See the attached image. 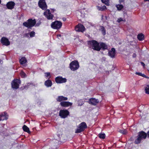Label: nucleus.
Returning a JSON list of instances; mask_svg holds the SVG:
<instances>
[{"mask_svg":"<svg viewBox=\"0 0 149 149\" xmlns=\"http://www.w3.org/2000/svg\"><path fill=\"white\" fill-rule=\"evenodd\" d=\"M88 43L91 45L92 49L94 50L100 51L102 48L103 50L107 49V45L105 43L102 42L99 45V43L95 40L90 41Z\"/></svg>","mask_w":149,"mask_h":149,"instance_id":"obj_1","label":"nucleus"},{"mask_svg":"<svg viewBox=\"0 0 149 149\" xmlns=\"http://www.w3.org/2000/svg\"><path fill=\"white\" fill-rule=\"evenodd\" d=\"M147 134L143 131H141L138 133L137 139L135 140L134 143L136 144L140 143L142 139H145L146 137Z\"/></svg>","mask_w":149,"mask_h":149,"instance_id":"obj_2","label":"nucleus"},{"mask_svg":"<svg viewBox=\"0 0 149 149\" xmlns=\"http://www.w3.org/2000/svg\"><path fill=\"white\" fill-rule=\"evenodd\" d=\"M36 21L35 19H29L26 22H24L23 25L27 28H31L35 25L36 24Z\"/></svg>","mask_w":149,"mask_h":149,"instance_id":"obj_3","label":"nucleus"},{"mask_svg":"<svg viewBox=\"0 0 149 149\" xmlns=\"http://www.w3.org/2000/svg\"><path fill=\"white\" fill-rule=\"evenodd\" d=\"M87 125L86 123L83 122L80 124L78 127L77 128L76 130L75 133H79L84 131L87 128Z\"/></svg>","mask_w":149,"mask_h":149,"instance_id":"obj_4","label":"nucleus"},{"mask_svg":"<svg viewBox=\"0 0 149 149\" xmlns=\"http://www.w3.org/2000/svg\"><path fill=\"white\" fill-rule=\"evenodd\" d=\"M62 24V23L61 22L56 20L52 22L51 26L52 28L58 30L61 28Z\"/></svg>","mask_w":149,"mask_h":149,"instance_id":"obj_5","label":"nucleus"},{"mask_svg":"<svg viewBox=\"0 0 149 149\" xmlns=\"http://www.w3.org/2000/svg\"><path fill=\"white\" fill-rule=\"evenodd\" d=\"M70 68L72 70L75 71L79 67V65L77 61H74L71 62L70 64Z\"/></svg>","mask_w":149,"mask_h":149,"instance_id":"obj_6","label":"nucleus"},{"mask_svg":"<svg viewBox=\"0 0 149 149\" xmlns=\"http://www.w3.org/2000/svg\"><path fill=\"white\" fill-rule=\"evenodd\" d=\"M20 81L18 79L14 80L11 83L12 87L15 89H17L19 88V84H20Z\"/></svg>","mask_w":149,"mask_h":149,"instance_id":"obj_7","label":"nucleus"},{"mask_svg":"<svg viewBox=\"0 0 149 149\" xmlns=\"http://www.w3.org/2000/svg\"><path fill=\"white\" fill-rule=\"evenodd\" d=\"M39 6L43 10H46L47 6L45 0H39L38 2Z\"/></svg>","mask_w":149,"mask_h":149,"instance_id":"obj_8","label":"nucleus"},{"mask_svg":"<svg viewBox=\"0 0 149 149\" xmlns=\"http://www.w3.org/2000/svg\"><path fill=\"white\" fill-rule=\"evenodd\" d=\"M59 141L56 139H53L50 143V148L49 149H57Z\"/></svg>","mask_w":149,"mask_h":149,"instance_id":"obj_9","label":"nucleus"},{"mask_svg":"<svg viewBox=\"0 0 149 149\" xmlns=\"http://www.w3.org/2000/svg\"><path fill=\"white\" fill-rule=\"evenodd\" d=\"M69 112L67 110H61L59 113V116L62 118H65L69 115Z\"/></svg>","mask_w":149,"mask_h":149,"instance_id":"obj_10","label":"nucleus"},{"mask_svg":"<svg viewBox=\"0 0 149 149\" xmlns=\"http://www.w3.org/2000/svg\"><path fill=\"white\" fill-rule=\"evenodd\" d=\"M44 15L48 19H52L54 16L51 14L50 12V10L49 9L47 10L44 13Z\"/></svg>","mask_w":149,"mask_h":149,"instance_id":"obj_11","label":"nucleus"},{"mask_svg":"<svg viewBox=\"0 0 149 149\" xmlns=\"http://www.w3.org/2000/svg\"><path fill=\"white\" fill-rule=\"evenodd\" d=\"M85 27L82 24H78L75 27V30L76 31L83 32L85 31Z\"/></svg>","mask_w":149,"mask_h":149,"instance_id":"obj_12","label":"nucleus"},{"mask_svg":"<svg viewBox=\"0 0 149 149\" xmlns=\"http://www.w3.org/2000/svg\"><path fill=\"white\" fill-rule=\"evenodd\" d=\"M67 79L65 78H63L62 77H58L55 78V81L57 83H62L66 82Z\"/></svg>","mask_w":149,"mask_h":149,"instance_id":"obj_13","label":"nucleus"},{"mask_svg":"<svg viewBox=\"0 0 149 149\" xmlns=\"http://www.w3.org/2000/svg\"><path fill=\"white\" fill-rule=\"evenodd\" d=\"M8 115L5 112L1 113L0 114V120H7L8 118Z\"/></svg>","mask_w":149,"mask_h":149,"instance_id":"obj_14","label":"nucleus"},{"mask_svg":"<svg viewBox=\"0 0 149 149\" xmlns=\"http://www.w3.org/2000/svg\"><path fill=\"white\" fill-rule=\"evenodd\" d=\"M1 42L3 45L6 46H8L10 45V42L8 39L5 37H3L1 40Z\"/></svg>","mask_w":149,"mask_h":149,"instance_id":"obj_15","label":"nucleus"},{"mask_svg":"<svg viewBox=\"0 0 149 149\" xmlns=\"http://www.w3.org/2000/svg\"><path fill=\"white\" fill-rule=\"evenodd\" d=\"M60 104L62 107H67L72 106V103L69 102L63 101L60 102Z\"/></svg>","mask_w":149,"mask_h":149,"instance_id":"obj_16","label":"nucleus"},{"mask_svg":"<svg viewBox=\"0 0 149 149\" xmlns=\"http://www.w3.org/2000/svg\"><path fill=\"white\" fill-rule=\"evenodd\" d=\"M15 3L13 1H10L8 2L6 4V7L7 8L9 9H12L14 8Z\"/></svg>","mask_w":149,"mask_h":149,"instance_id":"obj_17","label":"nucleus"},{"mask_svg":"<svg viewBox=\"0 0 149 149\" xmlns=\"http://www.w3.org/2000/svg\"><path fill=\"white\" fill-rule=\"evenodd\" d=\"M89 103L95 105L99 103V101L97 99H96L94 98H91L89 99Z\"/></svg>","mask_w":149,"mask_h":149,"instance_id":"obj_18","label":"nucleus"},{"mask_svg":"<svg viewBox=\"0 0 149 149\" xmlns=\"http://www.w3.org/2000/svg\"><path fill=\"white\" fill-rule=\"evenodd\" d=\"M115 54V49L114 48H112L111 49V50L109 52V55L111 58H113L114 57Z\"/></svg>","mask_w":149,"mask_h":149,"instance_id":"obj_19","label":"nucleus"},{"mask_svg":"<svg viewBox=\"0 0 149 149\" xmlns=\"http://www.w3.org/2000/svg\"><path fill=\"white\" fill-rule=\"evenodd\" d=\"M56 101L58 102H61L62 101H65L68 100V98L64 97L63 96H60L58 97L56 99Z\"/></svg>","mask_w":149,"mask_h":149,"instance_id":"obj_20","label":"nucleus"},{"mask_svg":"<svg viewBox=\"0 0 149 149\" xmlns=\"http://www.w3.org/2000/svg\"><path fill=\"white\" fill-rule=\"evenodd\" d=\"M45 84L47 87H51L52 84V82L50 80H47L45 81Z\"/></svg>","mask_w":149,"mask_h":149,"instance_id":"obj_21","label":"nucleus"},{"mask_svg":"<svg viewBox=\"0 0 149 149\" xmlns=\"http://www.w3.org/2000/svg\"><path fill=\"white\" fill-rule=\"evenodd\" d=\"M26 62V59L24 57H22L19 60L20 63L22 65H23V64H25V63Z\"/></svg>","mask_w":149,"mask_h":149,"instance_id":"obj_22","label":"nucleus"},{"mask_svg":"<svg viewBox=\"0 0 149 149\" xmlns=\"http://www.w3.org/2000/svg\"><path fill=\"white\" fill-rule=\"evenodd\" d=\"M97 7L99 10L103 11L107 9L106 7L104 5L102 6H97Z\"/></svg>","mask_w":149,"mask_h":149,"instance_id":"obj_23","label":"nucleus"},{"mask_svg":"<svg viewBox=\"0 0 149 149\" xmlns=\"http://www.w3.org/2000/svg\"><path fill=\"white\" fill-rule=\"evenodd\" d=\"M23 129L24 131L29 133H30L29 128L26 125H24L23 127Z\"/></svg>","mask_w":149,"mask_h":149,"instance_id":"obj_24","label":"nucleus"},{"mask_svg":"<svg viewBox=\"0 0 149 149\" xmlns=\"http://www.w3.org/2000/svg\"><path fill=\"white\" fill-rule=\"evenodd\" d=\"M137 38L140 41L143 40L144 38V36L143 34L142 33L139 34L137 36Z\"/></svg>","mask_w":149,"mask_h":149,"instance_id":"obj_25","label":"nucleus"},{"mask_svg":"<svg viewBox=\"0 0 149 149\" xmlns=\"http://www.w3.org/2000/svg\"><path fill=\"white\" fill-rule=\"evenodd\" d=\"M100 30L101 31L102 34L104 35L106 34V31L104 28L102 26H100Z\"/></svg>","mask_w":149,"mask_h":149,"instance_id":"obj_26","label":"nucleus"},{"mask_svg":"<svg viewBox=\"0 0 149 149\" xmlns=\"http://www.w3.org/2000/svg\"><path fill=\"white\" fill-rule=\"evenodd\" d=\"M116 7L117 8L118 10H121L123 8V5L121 4H118L116 5Z\"/></svg>","mask_w":149,"mask_h":149,"instance_id":"obj_27","label":"nucleus"},{"mask_svg":"<svg viewBox=\"0 0 149 149\" xmlns=\"http://www.w3.org/2000/svg\"><path fill=\"white\" fill-rule=\"evenodd\" d=\"M102 2L107 6L109 5V0H101Z\"/></svg>","mask_w":149,"mask_h":149,"instance_id":"obj_28","label":"nucleus"},{"mask_svg":"<svg viewBox=\"0 0 149 149\" xmlns=\"http://www.w3.org/2000/svg\"><path fill=\"white\" fill-rule=\"evenodd\" d=\"M145 91L146 94H149V85H147L145 87Z\"/></svg>","mask_w":149,"mask_h":149,"instance_id":"obj_29","label":"nucleus"},{"mask_svg":"<svg viewBox=\"0 0 149 149\" xmlns=\"http://www.w3.org/2000/svg\"><path fill=\"white\" fill-rule=\"evenodd\" d=\"M35 86V85L33 83H29L27 84V85L25 86L24 87L25 88H27L30 86Z\"/></svg>","mask_w":149,"mask_h":149,"instance_id":"obj_30","label":"nucleus"},{"mask_svg":"<svg viewBox=\"0 0 149 149\" xmlns=\"http://www.w3.org/2000/svg\"><path fill=\"white\" fill-rule=\"evenodd\" d=\"M99 137L102 139H104L105 138V134H100L99 135Z\"/></svg>","mask_w":149,"mask_h":149,"instance_id":"obj_31","label":"nucleus"},{"mask_svg":"<svg viewBox=\"0 0 149 149\" xmlns=\"http://www.w3.org/2000/svg\"><path fill=\"white\" fill-rule=\"evenodd\" d=\"M120 132L121 133H122L124 134H126L127 132V130L125 129H124L123 130H120Z\"/></svg>","mask_w":149,"mask_h":149,"instance_id":"obj_32","label":"nucleus"},{"mask_svg":"<svg viewBox=\"0 0 149 149\" xmlns=\"http://www.w3.org/2000/svg\"><path fill=\"white\" fill-rule=\"evenodd\" d=\"M20 75L23 78L26 77V74L23 71H21L20 73Z\"/></svg>","mask_w":149,"mask_h":149,"instance_id":"obj_33","label":"nucleus"},{"mask_svg":"<svg viewBox=\"0 0 149 149\" xmlns=\"http://www.w3.org/2000/svg\"><path fill=\"white\" fill-rule=\"evenodd\" d=\"M35 35V33L34 31H33L30 33V35L31 37H34Z\"/></svg>","mask_w":149,"mask_h":149,"instance_id":"obj_34","label":"nucleus"},{"mask_svg":"<svg viewBox=\"0 0 149 149\" xmlns=\"http://www.w3.org/2000/svg\"><path fill=\"white\" fill-rule=\"evenodd\" d=\"M123 19L122 18H120L118 19L117 20V22L119 23L120 22L122 21H123Z\"/></svg>","mask_w":149,"mask_h":149,"instance_id":"obj_35","label":"nucleus"},{"mask_svg":"<svg viewBox=\"0 0 149 149\" xmlns=\"http://www.w3.org/2000/svg\"><path fill=\"white\" fill-rule=\"evenodd\" d=\"M45 74H46L45 76L47 77L50 76V73L49 72H46L45 73Z\"/></svg>","mask_w":149,"mask_h":149,"instance_id":"obj_36","label":"nucleus"},{"mask_svg":"<svg viewBox=\"0 0 149 149\" xmlns=\"http://www.w3.org/2000/svg\"><path fill=\"white\" fill-rule=\"evenodd\" d=\"M136 74L140 76H141V75H142V74L140 72H136Z\"/></svg>","mask_w":149,"mask_h":149,"instance_id":"obj_37","label":"nucleus"},{"mask_svg":"<svg viewBox=\"0 0 149 149\" xmlns=\"http://www.w3.org/2000/svg\"><path fill=\"white\" fill-rule=\"evenodd\" d=\"M136 55L135 53H134L132 55V57L133 58H135L136 57Z\"/></svg>","mask_w":149,"mask_h":149,"instance_id":"obj_38","label":"nucleus"},{"mask_svg":"<svg viewBox=\"0 0 149 149\" xmlns=\"http://www.w3.org/2000/svg\"><path fill=\"white\" fill-rule=\"evenodd\" d=\"M141 65L143 66L144 67L145 66V64L143 62H141Z\"/></svg>","mask_w":149,"mask_h":149,"instance_id":"obj_39","label":"nucleus"},{"mask_svg":"<svg viewBox=\"0 0 149 149\" xmlns=\"http://www.w3.org/2000/svg\"><path fill=\"white\" fill-rule=\"evenodd\" d=\"M141 76L145 78H147V77L144 74H142V75H141Z\"/></svg>","mask_w":149,"mask_h":149,"instance_id":"obj_40","label":"nucleus"},{"mask_svg":"<svg viewBox=\"0 0 149 149\" xmlns=\"http://www.w3.org/2000/svg\"><path fill=\"white\" fill-rule=\"evenodd\" d=\"M125 0H119V2L120 3H121L122 2H123Z\"/></svg>","mask_w":149,"mask_h":149,"instance_id":"obj_41","label":"nucleus"},{"mask_svg":"<svg viewBox=\"0 0 149 149\" xmlns=\"http://www.w3.org/2000/svg\"><path fill=\"white\" fill-rule=\"evenodd\" d=\"M147 136H148V137H149V130L147 132Z\"/></svg>","mask_w":149,"mask_h":149,"instance_id":"obj_42","label":"nucleus"},{"mask_svg":"<svg viewBox=\"0 0 149 149\" xmlns=\"http://www.w3.org/2000/svg\"><path fill=\"white\" fill-rule=\"evenodd\" d=\"M61 35L60 34H58L57 35V37H61Z\"/></svg>","mask_w":149,"mask_h":149,"instance_id":"obj_43","label":"nucleus"},{"mask_svg":"<svg viewBox=\"0 0 149 149\" xmlns=\"http://www.w3.org/2000/svg\"><path fill=\"white\" fill-rule=\"evenodd\" d=\"M3 63V61H2V60H1V59H0V63Z\"/></svg>","mask_w":149,"mask_h":149,"instance_id":"obj_44","label":"nucleus"},{"mask_svg":"<svg viewBox=\"0 0 149 149\" xmlns=\"http://www.w3.org/2000/svg\"><path fill=\"white\" fill-rule=\"evenodd\" d=\"M144 1L145 2L146 1H149V0H144Z\"/></svg>","mask_w":149,"mask_h":149,"instance_id":"obj_45","label":"nucleus"},{"mask_svg":"<svg viewBox=\"0 0 149 149\" xmlns=\"http://www.w3.org/2000/svg\"><path fill=\"white\" fill-rule=\"evenodd\" d=\"M66 19H65V18H63V20L64 21H65Z\"/></svg>","mask_w":149,"mask_h":149,"instance_id":"obj_46","label":"nucleus"},{"mask_svg":"<svg viewBox=\"0 0 149 149\" xmlns=\"http://www.w3.org/2000/svg\"><path fill=\"white\" fill-rule=\"evenodd\" d=\"M105 18H106V19H107V16H105Z\"/></svg>","mask_w":149,"mask_h":149,"instance_id":"obj_47","label":"nucleus"},{"mask_svg":"<svg viewBox=\"0 0 149 149\" xmlns=\"http://www.w3.org/2000/svg\"><path fill=\"white\" fill-rule=\"evenodd\" d=\"M103 17H104L103 15H102V19H103Z\"/></svg>","mask_w":149,"mask_h":149,"instance_id":"obj_48","label":"nucleus"},{"mask_svg":"<svg viewBox=\"0 0 149 149\" xmlns=\"http://www.w3.org/2000/svg\"><path fill=\"white\" fill-rule=\"evenodd\" d=\"M1 3V0H0V3Z\"/></svg>","mask_w":149,"mask_h":149,"instance_id":"obj_49","label":"nucleus"},{"mask_svg":"<svg viewBox=\"0 0 149 149\" xmlns=\"http://www.w3.org/2000/svg\"><path fill=\"white\" fill-rule=\"evenodd\" d=\"M53 10H54V9H53Z\"/></svg>","mask_w":149,"mask_h":149,"instance_id":"obj_50","label":"nucleus"},{"mask_svg":"<svg viewBox=\"0 0 149 149\" xmlns=\"http://www.w3.org/2000/svg\"><path fill=\"white\" fill-rule=\"evenodd\" d=\"M148 78V77H147V78Z\"/></svg>","mask_w":149,"mask_h":149,"instance_id":"obj_51","label":"nucleus"},{"mask_svg":"<svg viewBox=\"0 0 149 149\" xmlns=\"http://www.w3.org/2000/svg\"><path fill=\"white\" fill-rule=\"evenodd\" d=\"M82 104H80V105H81Z\"/></svg>","mask_w":149,"mask_h":149,"instance_id":"obj_52","label":"nucleus"}]
</instances>
